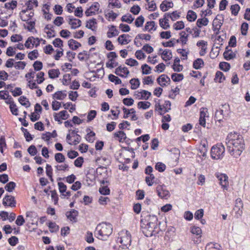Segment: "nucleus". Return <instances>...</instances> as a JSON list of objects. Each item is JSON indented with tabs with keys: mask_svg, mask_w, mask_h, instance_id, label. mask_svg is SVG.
Returning <instances> with one entry per match:
<instances>
[{
	"mask_svg": "<svg viewBox=\"0 0 250 250\" xmlns=\"http://www.w3.org/2000/svg\"><path fill=\"white\" fill-rule=\"evenodd\" d=\"M2 204L5 207L7 206L11 208H14L16 207V201L13 196L6 195L3 199Z\"/></svg>",
	"mask_w": 250,
	"mask_h": 250,
	"instance_id": "7",
	"label": "nucleus"
},
{
	"mask_svg": "<svg viewBox=\"0 0 250 250\" xmlns=\"http://www.w3.org/2000/svg\"><path fill=\"white\" fill-rule=\"evenodd\" d=\"M97 24L96 20L95 19H92L87 21L86 24V27L92 30V31L95 30V25Z\"/></svg>",
	"mask_w": 250,
	"mask_h": 250,
	"instance_id": "27",
	"label": "nucleus"
},
{
	"mask_svg": "<svg viewBox=\"0 0 250 250\" xmlns=\"http://www.w3.org/2000/svg\"><path fill=\"white\" fill-rule=\"evenodd\" d=\"M173 6V3L171 1L164 0L160 4V7L162 11L165 12L167 11L168 8H171Z\"/></svg>",
	"mask_w": 250,
	"mask_h": 250,
	"instance_id": "14",
	"label": "nucleus"
},
{
	"mask_svg": "<svg viewBox=\"0 0 250 250\" xmlns=\"http://www.w3.org/2000/svg\"><path fill=\"white\" fill-rule=\"evenodd\" d=\"M158 83L162 86L166 85V83L170 82V78L165 74L161 75L159 78H157Z\"/></svg>",
	"mask_w": 250,
	"mask_h": 250,
	"instance_id": "15",
	"label": "nucleus"
},
{
	"mask_svg": "<svg viewBox=\"0 0 250 250\" xmlns=\"http://www.w3.org/2000/svg\"><path fill=\"white\" fill-rule=\"evenodd\" d=\"M55 159L58 163H62L65 161V157L61 153H57L55 155Z\"/></svg>",
	"mask_w": 250,
	"mask_h": 250,
	"instance_id": "45",
	"label": "nucleus"
},
{
	"mask_svg": "<svg viewBox=\"0 0 250 250\" xmlns=\"http://www.w3.org/2000/svg\"><path fill=\"white\" fill-rule=\"evenodd\" d=\"M207 109L206 111L203 110L200 111V118H199V124L200 125L205 127L206 125V119L205 118L207 116Z\"/></svg>",
	"mask_w": 250,
	"mask_h": 250,
	"instance_id": "19",
	"label": "nucleus"
},
{
	"mask_svg": "<svg viewBox=\"0 0 250 250\" xmlns=\"http://www.w3.org/2000/svg\"><path fill=\"white\" fill-rule=\"evenodd\" d=\"M223 110L222 109L217 110L214 116L215 120H217L219 122H221L223 119Z\"/></svg>",
	"mask_w": 250,
	"mask_h": 250,
	"instance_id": "57",
	"label": "nucleus"
},
{
	"mask_svg": "<svg viewBox=\"0 0 250 250\" xmlns=\"http://www.w3.org/2000/svg\"><path fill=\"white\" fill-rule=\"evenodd\" d=\"M147 223L151 224L152 226L153 225H158V218L156 215H148L147 216Z\"/></svg>",
	"mask_w": 250,
	"mask_h": 250,
	"instance_id": "31",
	"label": "nucleus"
},
{
	"mask_svg": "<svg viewBox=\"0 0 250 250\" xmlns=\"http://www.w3.org/2000/svg\"><path fill=\"white\" fill-rule=\"evenodd\" d=\"M78 215V211L75 209H72L66 212L67 218L72 222L77 221V216Z\"/></svg>",
	"mask_w": 250,
	"mask_h": 250,
	"instance_id": "12",
	"label": "nucleus"
},
{
	"mask_svg": "<svg viewBox=\"0 0 250 250\" xmlns=\"http://www.w3.org/2000/svg\"><path fill=\"white\" fill-rule=\"evenodd\" d=\"M114 136L115 138H118V140L120 142H123L125 141L126 138V134L124 131H119L114 133Z\"/></svg>",
	"mask_w": 250,
	"mask_h": 250,
	"instance_id": "21",
	"label": "nucleus"
},
{
	"mask_svg": "<svg viewBox=\"0 0 250 250\" xmlns=\"http://www.w3.org/2000/svg\"><path fill=\"white\" fill-rule=\"evenodd\" d=\"M142 73L143 74H149L151 73V68L147 64H145L142 65Z\"/></svg>",
	"mask_w": 250,
	"mask_h": 250,
	"instance_id": "46",
	"label": "nucleus"
},
{
	"mask_svg": "<svg viewBox=\"0 0 250 250\" xmlns=\"http://www.w3.org/2000/svg\"><path fill=\"white\" fill-rule=\"evenodd\" d=\"M161 55L163 60L164 61L170 60L172 57L171 52L167 49L163 51Z\"/></svg>",
	"mask_w": 250,
	"mask_h": 250,
	"instance_id": "25",
	"label": "nucleus"
},
{
	"mask_svg": "<svg viewBox=\"0 0 250 250\" xmlns=\"http://www.w3.org/2000/svg\"><path fill=\"white\" fill-rule=\"evenodd\" d=\"M119 32L118 30L115 28V26H112L111 28L109 29V31L107 33V36L108 38H110L112 37H114L118 35Z\"/></svg>",
	"mask_w": 250,
	"mask_h": 250,
	"instance_id": "26",
	"label": "nucleus"
},
{
	"mask_svg": "<svg viewBox=\"0 0 250 250\" xmlns=\"http://www.w3.org/2000/svg\"><path fill=\"white\" fill-rule=\"evenodd\" d=\"M26 62H18L15 63L14 67L17 69H23L26 66Z\"/></svg>",
	"mask_w": 250,
	"mask_h": 250,
	"instance_id": "62",
	"label": "nucleus"
},
{
	"mask_svg": "<svg viewBox=\"0 0 250 250\" xmlns=\"http://www.w3.org/2000/svg\"><path fill=\"white\" fill-rule=\"evenodd\" d=\"M159 229L158 226L150 223H147L146 227L144 229L143 232L147 237H150L158 233Z\"/></svg>",
	"mask_w": 250,
	"mask_h": 250,
	"instance_id": "5",
	"label": "nucleus"
},
{
	"mask_svg": "<svg viewBox=\"0 0 250 250\" xmlns=\"http://www.w3.org/2000/svg\"><path fill=\"white\" fill-rule=\"evenodd\" d=\"M27 151L31 156H35L37 153V148L33 145H31L28 147Z\"/></svg>",
	"mask_w": 250,
	"mask_h": 250,
	"instance_id": "63",
	"label": "nucleus"
},
{
	"mask_svg": "<svg viewBox=\"0 0 250 250\" xmlns=\"http://www.w3.org/2000/svg\"><path fill=\"white\" fill-rule=\"evenodd\" d=\"M100 193L103 195H108L110 193V189L107 186H103L99 190Z\"/></svg>",
	"mask_w": 250,
	"mask_h": 250,
	"instance_id": "49",
	"label": "nucleus"
},
{
	"mask_svg": "<svg viewBox=\"0 0 250 250\" xmlns=\"http://www.w3.org/2000/svg\"><path fill=\"white\" fill-rule=\"evenodd\" d=\"M15 187L16 183L14 182H10L5 185L4 188L6 190L9 192H11L13 191Z\"/></svg>",
	"mask_w": 250,
	"mask_h": 250,
	"instance_id": "38",
	"label": "nucleus"
},
{
	"mask_svg": "<svg viewBox=\"0 0 250 250\" xmlns=\"http://www.w3.org/2000/svg\"><path fill=\"white\" fill-rule=\"evenodd\" d=\"M184 78V75L182 74L173 73L171 75L172 80L175 82H180Z\"/></svg>",
	"mask_w": 250,
	"mask_h": 250,
	"instance_id": "40",
	"label": "nucleus"
},
{
	"mask_svg": "<svg viewBox=\"0 0 250 250\" xmlns=\"http://www.w3.org/2000/svg\"><path fill=\"white\" fill-rule=\"evenodd\" d=\"M243 207V204L242 200L240 198H237L235 200V206L233 208L234 210L235 211V217L239 218L241 216L243 213L242 208Z\"/></svg>",
	"mask_w": 250,
	"mask_h": 250,
	"instance_id": "8",
	"label": "nucleus"
},
{
	"mask_svg": "<svg viewBox=\"0 0 250 250\" xmlns=\"http://www.w3.org/2000/svg\"><path fill=\"white\" fill-rule=\"evenodd\" d=\"M95 136V133L91 131L89 133H88L86 136V140L90 142V143H93L94 141V137Z\"/></svg>",
	"mask_w": 250,
	"mask_h": 250,
	"instance_id": "59",
	"label": "nucleus"
},
{
	"mask_svg": "<svg viewBox=\"0 0 250 250\" xmlns=\"http://www.w3.org/2000/svg\"><path fill=\"white\" fill-rule=\"evenodd\" d=\"M227 150L229 154L235 158H238L245 149L244 140L243 137L237 132H230L226 139Z\"/></svg>",
	"mask_w": 250,
	"mask_h": 250,
	"instance_id": "1",
	"label": "nucleus"
},
{
	"mask_svg": "<svg viewBox=\"0 0 250 250\" xmlns=\"http://www.w3.org/2000/svg\"><path fill=\"white\" fill-rule=\"evenodd\" d=\"M48 227L49 228L51 232H57L59 229V226L54 222H50L48 225Z\"/></svg>",
	"mask_w": 250,
	"mask_h": 250,
	"instance_id": "48",
	"label": "nucleus"
},
{
	"mask_svg": "<svg viewBox=\"0 0 250 250\" xmlns=\"http://www.w3.org/2000/svg\"><path fill=\"white\" fill-rule=\"evenodd\" d=\"M224 58L226 60H230L235 57V54L231 51V50L229 49V47L227 46L226 48V50L223 54Z\"/></svg>",
	"mask_w": 250,
	"mask_h": 250,
	"instance_id": "17",
	"label": "nucleus"
},
{
	"mask_svg": "<svg viewBox=\"0 0 250 250\" xmlns=\"http://www.w3.org/2000/svg\"><path fill=\"white\" fill-rule=\"evenodd\" d=\"M33 67L36 71H40L42 68V63L41 62L37 61L34 62Z\"/></svg>",
	"mask_w": 250,
	"mask_h": 250,
	"instance_id": "64",
	"label": "nucleus"
},
{
	"mask_svg": "<svg viewBox=\"0 0 250 250\" xmlns=\"http://www.w3.org/2000/svg\"><path fill=\"white\" fill-rule=\"evenodd\" d=\"M129 83L131 85V88L132 89H137L140 85V82L138 79H132L130 80Z\"/></svg>",
	"mask_w": 250,
	"mask_h": 250,
	"instance_id": "36",
	"label": "nucleus"
},
{
	"mask_svg": "<svg viewBox=\"0 0 250 250\" xmlns=\"http://www.w3.org/2000/svg\"><path fill=\"white\" fill-rule=\"evenodd\" d=\"M144 21L145 19L144 17L143 16H140L136 19L135 21V24L137 27H141L143 26Z\"/></svg>",
	"mask_w": 250,
	"mask_h": 250,
	"instance_id": "43",
	"label": "nucleus"
},
{
	"mask_svg": "<svg viewBox=\"0 0 250 250\" xmlns=\"http://www.w3.org/2000/svg\"><path fill=\"white\" fill-rule=\"evenodd\" d=\"M33 4L35 7H37L38 6V1L37 0H29L26 3L27 8L29 10H32L33 8Z\"/></svg>",
	"mask_w": 250,
	"mask_h": 250,
	"instance_id": "50",
	"label": "nucleus"
},
{
	"mask_svg": "<svg viewBox=\"0 0 250 250\" xmlns=\"http://www.w3.org/2000/svg\"><path fill=\"white\" fill-rule=\"evenodd\" d=\"M32 40H36L37 41V44H36V47H37L38 45H40V40L39 38H35L33 37H30L27 39V41L25 42V43L24 44L25 46L27 48H30V44L31 43V42H32Z\"/></svg>",
	"mask_w": 250,
	"mask_h": 250,
	"instance_id": "22",
	"label": "nucleus"
},
{
	"mask_svg": "<svg viewBox=\"0 0 250 250\" xmlns=\"http://www.w3.org/2000/svg\"><path fill=\"white\" fill-rule=\"evenodd\" d=\"M191 232L194 234L199 236V237H201L202 230L199 227L194 226L191 228Z\"/></svg>",
	"mask_w": 250,
	"mask_h": 250,
	"instance_id": "56",
	"label": "nucleus"
},
{
	"mask_svg": "<svg viewBox=\"0 0 250 250\" xmlns=\"http://www.w3.org/2000/svg\"><path fill=\"white\" fill-rule=\"evenodd\" d=\"M208 20L207 18H204L199 19L197 21L196 24L198 27H201L202 26H207L208 24Z\"/></svg>",
	"mask_w": 250,
	"mask_h": 250,
	"instance_id": "34",
	"label": "nucleus"
},
{
	"mask_svg": "<svg viewBox=\"0 0 250 250\" xmlns=\"http://www.w3.org/2000/svg\"><path fill=\"white\" fill-rule=\"evenodd\" d=\"M219 67L221 70L224 71H227L230 69V66L228 62H221L219 64Z\"/></svg>",
	"mask_w": 250,
	"mask_h": 250,
	"instance_id": "53",
	"label": "nucleus"
},
{
	"mask_svg": "<svg viewBox=\"0 0 250 250\" xmlns=\"http://www.w3.org/2000/svg\"><path fill=\"white\" fill-rule=\"evenodd\" d=\"M173 27L174 29L178 30L183 29L185 27V25L183 21H178L174 23Z\"/></svg>",
	"mask_w": 250,
	"mask_h": 250,
	"instance_id": "61",
	"label": "nucleus"
},
{
	"mask_svg": "<svg viewBox=\"0 0 250 250\" xmlns=\"http://www.w3.org/2000/svg\"><path fill=\"white\" fill-rule=\"evenodd\" d=\"M17 2L16 0H12L10 2H7L5 4V7L8 9L13 10L17 7Z\"/></svg>",
	"mask_w": 250,
	"mask_h": 250,
	"instance_id": "44",
	"label": "nucleus"
},
{
	"mask_svg": "<svg viewBox=\"0 0 250 250\" xmlns=\"http://www.w3.org/2000/svg\"><path fill=\"white\" fill-rule=\"evenodd\" d=\"M221 246L217 243H210L207 245L206 250H210L212 249L220 250Z\"/></svg>",
	"mask_w": 250,
	"mask_h": 250,
	"instance_id": "37",
	"label": "nucleus"
},
{
	"mask_svg": "<svg viewBox=\"0 0 250 250\" xmlns=\"http://www.w3.org/2000/svg\"><path fill=\"white\" fill-rule=\"evenodd\" d=\"M150 103L148 102H139L138 103V107L143 109H146L150 106Z\"/></svg>",
	"mask_w": 250,
	"mask_h": 250,
	"instance_id": "42",
	"label": "nucleus"
},
{
	"mask_svg": "<svg viewBox=\"0 0 250 250\" xmlns=\"http://www.w3.org/2000/svg\"><path fill=\"white\" fill-rule=\"evenodd\" d=\"M159 24L160 26L164 29H167L170 27L168 20L166 19V17L159 20Z\"/></svg>",
	"mask_w": 250,
	"mask_h": 250,
	"instance_id": "24",
	"label": "nucleus"
},
{
	"mask_svg": "<svg viewBox=\"0 0 250 250\" xmlns=\"http://www.w3.org/2000/svg\"><path fill=\"white\" fill-rule=\"evenodd\" d=\"M149 175L146 177V182L148 186H151L153 184V180L155 179V176L153 174H150Z\"/></svg>",
	"mask_w": 250,
	"mask_h": 250,
	"instance_id": "54",
	"label": "nucleus"
},
{
	"mask_svg": "<svg viewBox=\"0 0 250 250\" xmlns=\"http://www.w3.org/2000/svg\"><path fill=\"white\" fill-rule=\"evenodd\" d=\"M139 94H141V97L139 98V99H145L146 100H148L151 95L150 92L145 90H143L141 92L138 93L137 96H139Z\"/></svg>",
	"mask_w": 250,
	"mask_h": 250,
	"instance_id": "28",
	"label": "nucleus"
},
{
	"mask_svg": "<svg viewBox=\"0 0 250 250\" xmlns=\"http://www.w3.org/2000/svg\"><path fill=\"white\" fill-rule=\"evenodd\" d=\"M157 194L161 198L167 199L169 196V192L165 189H164L162 186H158L156 188Z\"/></svg>",
	"mask_w": 250,
	"mask_h": 250,
	"instance_id": "9",
	"label": "nucleus"
},
{
	"mask_svg": "<svg viewBox=\"0 0 250 250\" xmlns=\"http://www.w3.org/2000/svg\"><path fill=\"white\" fill-rule=\"evenodd\" d=\"M166 168V165L161 162L157 163L155 165V169L160 172L164 171Z\"/></svg>",
	"mask_w": 250,
	"mask_h": 250,
	"instance_id": "52",
	"label": "nucleus"
},
{
	"mask_svg": "<svg viewBox=\"0 0 250 250\" xmlns=\"http://www.w3.org/2000/svg\"><path fill=\"white\" fill-rule=\"evenodd\" d=\"M216 177L219 181V184L222 186V188L225 190H228L229 187L228 177L225 174L223 173H216Z\"/></svg>",
	"mask_w": 250,
	"mask_h": 250,
	"instance_id": "6",
	"label": "nucleus"
},
{
	"mask_svg": "<svg viewBox=\"0 0 250 250\" xmlns=\"http://www.w3.org/2000/svg\"><path fill=\"white\" fill-rule=\"evenodd\" d=\"M223 17L222 15H217L214 19L213 22V25L215 26V29L218 30L221 28L223 24Z\"/></svg>",
	"mask_w": 250,
	"mask_h": 250,
	"instance_id": "13",
	"label": "nucleus"
},
{
	"mask_svg": "<svg viewBox=\"0 0 250 250\" xmlns=\"http://www.w3.org/2000/svg\"><path fill=\"white\" fill-rule=\"evenodd\" d=\"M225 147L222 144H217L211 149V156L213 159H222L225 153Z\"/></svg>",
	"mask_w": 250,
	"mask_h": 250,
	"instance_id": "4",
	"label": "nucleus"
},
{
	"mask_svg": "<svg viewBox=\"0 0 250 250\" xmlns=\"http://www.w3.org/2000/svg\"><path fill=\"white\" fill-rule=\"evenodd\" d=\"M225 78L224 76L223 73L220 71H217L215 74V77L214 78V81L216 82L221 83L224 80H225Z\"/></svg>",
	"mask_w": 250,
	"mask_h": 250,
	"instance_id": "33",
	"label": "nucleus"
},
{
	"mask_svg": "<svg viewBox=\"0 0 250 250\" xmlns=\"http://www.w3.org/2000/svg\"><path fill=\"white\" fill-rule=\"evenodd\" d=\"M171 103L169 101H165L164 104L163 105V109H164L163 114L168 112L171 109Z\"/></svg>",
	"mask_w": 250,
	"mask_h": 250,
	"instance_id": "55",
	"label": "nucleus"
},
{
	"mask_svg": "<svg viewBox=\"0 0 250 250\" xmlns=\"http://www.w3.org/2000/svg\"><path fill=\"white\" fill-rule=\"evenodd\" d=\"M19 101L21 105L25 106L26 107H28L30 106V103L29 101L27 100L26 98L24 96H21L19 99Z\"/></svg>",
	"mask_w": 250,
	"mask_h": 250,
	"instance_id": "47",
	"label": "nucleus"
},
{
	"mask_svg": "<svg viewBox=\"0 0 250 250\" xmlns=\"http://www.w3.org/2000/svg\"><path fill=\"white\" fill-rule=\"evenodd\" d=\"M130 38V36L126 34H123L120 35L118 38V42L123 45V44H127L129 42H130L131 40L129 39Z\"/></svg>",
	"mask_w": 250,
	"mask_h": 250,
	"instance_id": "16",
	"label": "nucleus"
},
{
	"mask_svg": "<svg viewBox=\"0 0 250 250\" xmlns=\"http://www.w3.org/2000/svg\"><path fill=\"white\" fill-rule=\"evenodd\" d=\"M197 18L196 13L192 10H189L188 12L187 19L189 21H194Z\"/></svg>",
	"mask_w": 250,
	"mask_h": 250,
	"instance_id": "29",
	"label": "nucleus"
},
{
	"mask_svg": "<svg viewBox=\"0 0 250 250\" xmlns=\"http://www.w3.org/2000/svg\"><path fill=\"white\" fill-rule=\"evenodd\" d=\"M68 44L69 47L73 50H76L81 46V44L80 43L73 39H71L68 41Z\"/></svg>",
	"mask_w": 250,
	"mask_h": 250,
	"instance_id": "20",
	"label": "nucleus"
},
{
	"mask_svg": "<svg viewBox=\"0 0 250 250\" xmlns=\"http://www.w3.org/2000/svg\"><path fill=\"white\" fill-rule=\"evenodd\" d=\"M65 92L58 91L53 94V98L57 100H62L66 97V93Z\"/></svg>",
	"mask_w": 250,
	"mask_h": 250,
	"instance_id": "23",
	"label": "nucleus"
},
{
	"mask_svg": "<svg viewBox=\"0 0 250 250\" xmlns=\"http://www.w3.org/2000/svg\"><path fill=\"white\" fill-rule=\"evenodd\" d=\"M150 39L151 36L149 34H140L135 37V40L144 39L146 41H149Z\"/></svg>",
	"mask_w": 250,
	"mask_h": 250,
	"instance_id": "58",
	"label": "nucleus"
},
{
	"mask_svg": "<svg viewBox=\"0 0 250 250\" xmlns=\"http://www.w3.org/2000/svg\"><path fill=\"white\" fill-rule=\"evenodd\" d=\"M108 79L111 82H114L115 84H120L122 83V81L120 79L113 74L109 75Z\"/></svg>",
	"mask_w": 250,
	"mask_h": 250,
	"instance_id": "41",
	"label": "nucleus"
},
{
	"mask_svg": "<svg viewBox=\"0 0 250 250\" xmlns=\"http://www.w3.org/2000/svg\"><path fill=\"white\" fill-rule=\"evenodd\" d=\"M38 56V52L37 50H34L33 51L29 52L28 54V57L31 60L37 59Z\"/></svg>",
	"mask_w": 250,
	"mask_h": 250,
	"instance_id": "60",
	"label": "nucleus"
},
{
	"mask_svg": "<svg viewBox=\"0 0 250 250\" xmlns=\"http://www.w3.org/2000/svg\"><path fill=\"white\" fill-rule=\"evenodd\" d=\"M115 73L121 77H126L129 73V71L125 67L119 66L115 71Z\"/></svg>",
	"mask_w": 250,
	"mask_h": 250,
	"instance_id": "10",
	"label": "nucleus"
},
{
	"mask_svg": "<svg viewBox=\"0 0 250 250\" xmlns=\"http://www.w3.org/2000/svg\"><path fill=\"white\" fill-rule=\"evenodd\" d=\"M97 237L102 240H106L112 232L111 224L102 222L98 224L96 228Z\"/></svg>",
	"mask_w": 250,
	"mask_h": 250,
	"instance_id": "2",
	"label": "nucleus"
},
{
	"mask_svg": "<svg viewBox=\"0 0 250 250\" xmlns=\"http://www.w3.org/2000/svg\"><path fill=\"white\" fill-rule=\"evenodd\" d=\"M155 22L154 21H147L146 23L144 30L148 31L149 32L151 31V30L155 31L156 29V28L155 27Z\"/></svg>",
	"mask_w": 250,
	"mask_h": 250,
	"instance_id": "18",
	"label": "nucleus"
},
{
	"mask_svg": "<svg viewBox=\"0 0 250 250\" xmlns=\"http://www.w3.org/2000/svg\"><path fill=\"white\" fill-rule=\"evenodd\" d=\"M60 73L59 70L57 69H51L48 71V75L50 78L55 79L58 78Z\"/></svg>",
	"mask_w": 250,
	"mask_h": 250,
	"instance_id": "30",
	"label": "nucleus"
},
{
	"mask_svg": "<svg viewBox=\"0 0 250 250\" xmlns=\"http://www.w3.org/2000/svg\"><path fill=\"white\" fill-rule=\"evenodd\" d=\"M204 62L203 60L202 59L198 58L194 61L193 66L195 69H199L204 65Z\"/></svg>",
	"mask_w": 250,
	"mask_h": 250,
	"instance_id": "32",
	"label": "nucleus"
},
{
	"mask_svg": "<svg viewBox=\"0 0 250 250\" xmlns=\"http://www.w3.org/2000/svg\"><path fill=\"white\" fill-rule=\"evenodd\" d=\"M240 6L237 4L232 5L230 7V10H231V13H232V14L234 15V16H236L238 14V13L240 10Z\"/></svg>",
	"mask_w": 250,
	"mask_h": 250,
	"instance_id": "51",
	"label": "nucleus"
},
{
	"mask_svg": "<svg viewBox=\"0 0 250 250\" xmlns=\"http://www.w3.org/2000/svg\"><path fill=\"white\" fill-rule=\"evenodd\" d=\"M68 24L71 25L72 29H76L81 26L82 21L80 20L69 18L68 21Z\"/></svg>",
	"mask_w": 250,
	"mask_h": 250,
	"instance_id": "11",
	"label": "nucleus"
},
{
	"mask_svg": "<svg viewBox=\"0 0 250 250\" xmlns=\"http://www.w3.org/2000/svg\"><path fill=\"white\" fill-rule=\"evenodd\" d=\"M134 20V19L130 14L124 15L121 19L122 21L126 22L128 23H132Z\"/></svg>",
	"mask_w": 250,
	"mask_h": 250,
	"instance_id": "39",
	"label": "nucleus"
},
{
	"mask_svg": "<svg viewBox=\"0 0 250 250\" xmlns=\"http://www.w3.org/2000/svg\"><path fill=\"white\" fill-rule=\"evenodd\" d=\"M165 17H169L172 21H174L178 19L180 17L179 13H178L177 11H174L172 13H166L164 15Z\"/></svg>",
	"mask_w": 250,
	"mask_h": 250,
	"instance_id": "35",
	"label": "nucleus"
},
{
	"mask_svg": "<svg viewBox=\"0 0 250 250\" xmlns=\"http://www.w3.org/2000/svg\"><path fill=\"white\" fill-rule=\"evenodd\" d=\"M117 240V243L119 245V247L122 249H129L131 244V235L128 231L122 232Z\"/></svg>",
	"mask_w": 250,
	"mask_h": 250,
	"instance_id": "3",
	"label": "nucleus"
}]
</instances>
